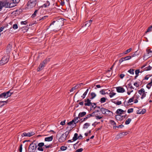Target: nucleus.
Wrapping results in <instances>:
<instances>
[{"label": "nucleus", "instance_id": "nucleus-1", "mask_svg": "<svg viewBox=\"0 0 152 152\" xmlns=\"http://www.w3.org/2000/svg\"><path fill=\"white\" fill-rule=\"evenodd\" d=\"M63 23L64 21L62 19H59L58 20L53 21L51 23L49 26H50L53 25H54L56 27H60L63 25Z\"/></svg>", "mask_w": 152, "mask_h": 152}, {"label": "nucleus", "instance_id": "nucleus-2", "mask_svg": "<svg viewBox=\"0 0 152 152\" xmlns=\"http://www.w3.org/2000/svg\"><path fill=\"white\" fill-rule=\"evenodd\" d=\"M37 147V143L32 142L29 145L28 151L29 152H35Z\"/></svg>", "mask_w": 152, "mask_h": 152}, {"label": "nucleus", "instance_id": "nucleus-3", "mask_svg": "<svg viewBox=\"0 0 152 152\" xmlns=\"http://www.w3.org/2000/svg\"><path fill=\"white\" fill-rule=\"evenodd\" d=\"M10 58V56L8 54L5 56L0 61V65H2L7 63Z\"/></svg>", "mask_w": 152, "mask_h": 152}, {"label": "nucleus", "instance_id": "nucleus-4", "mask_svg": "<svg viewBox=\"0 0 152 152\" xmlns=\"http://www.w3.org/2000/svg\"><path fill=\"white\" fill-rule=\"evenodd\" d=\"M10 90L6 92H4L0 94V99L7 98L8 97L10 96L12 94V93Z\"/></svg>", "mask_w": 152, "mask_h": 152}, {"label": "nucleus", "instance_id": "nucleus-5", "mask_svg": "<svg viewBox=\"0 0 152 152\" xmlns=\"http://www.w3.org/2000/svg\"><path fill=\"white\" fill-rule=\"evenodd\" d=\"M36 0H30L28 2V6L30 8H33L35 6L37 3Z\"/></svg>", "mask_w": 152, "mask_h": 152}, {"label": "nucleus", "instance_id": "nucleus-6", "mask_svg": "<svg viewBox=\"0 0 152 152\" xmlns=\"http://www.w3.org/2000/svg\"><path fill=\"white\" fill-rule=\"evenodd\" d=\"M9 2H0V11L2 10L3 7L6 8H9Z\"/></svg>", "mask_w": 152, "mask_h": 152}, {"label": "nucleus", "instance_id": "nucleus-7", "mask_svg": "<svg viewBox=\"0 0 152 152\" xmlns=\"http://www.w3.org/2000/svg\"><path fill=\"white\" fill-rule=\"evenodd\" d=\"M112 102L116 104H125V101L124 99H120L119 100L114 99L113 100Z\"/></svg>", "mask_w": 152, "mask_h": 152}, {"label": "nucleus", "instance_id": "nucleus-8", "mask_svg": "<svg viewBox=\"0 0 152 152\" xmlns=\"http://www.w3.org/2000/svg\"><path fill=\"white\" fill-rule=\"evenodd\" d=\"M69 134V132H66L64 134H63L61 136L59 139V141L61 142H62L65 141L67 137V135Z\"/></svg>", "mask_w": 152, "mask_h": 152}, {"label": "nucleus", "instance_id": "nucleus-9", "mask_svg": "<svg viewBox=\"0 0 152 152\" xmlns=\"http://www.w3.org/2000/svg\"><path fill=\"white\" fill-rule=\"evenodd\" d=\"M138 93L141 96V99H142L145 97L146 93L145 92V91L144 88H142L138 91Z\"/></svg>", "mask_w": 152, "mask_h": 152}, {"label": "nucleus", "instance_id": "nucleus-10", "mask_svg": "<svg viewBox=\"0 0 152 152\" xmlns=\"http://www.w3.org/2000/svg\"><path fill=\"white\" fill-rule=\"evenodd\" d=\"M35 134V133L34 132H28V133H26V132H24L23 133L22 135L21 136L22 137H31Z\"/></svg>", "mask_w": 152, "mask_h": 152}, {"label": "nucleus", "instance_id": "nucleus-11", "mask_svg": "<svg viewBox=\"0 0 152 152\" xmlns=\"http://www.w3.org/2000/svg\"><path fill=\"white\" fill-rule=\"evenodd\" d=\"M133 102H134V103H137L138 102V100L136 99L135 97L134 96H133L132 98H130L129 99L128 102V103H129Z\"/></svg>", "mask_w": 152, "mask_h": 152}, {"label": "nucleus", "instance_id": "nucleus-12", "mask_svg": "<svg viewBox=\"0 0 152 152\" xmlns=\"http://www.w3.org/2000/svg\"><path fill=\"white\" fill-rule=\"evenodd\" d=\"M116 89L118 93H123L125 91L124 89L121 86L117 87Z\"/></svg>", "mask_w": 152, "mask_h": 152}, {"label": "nucleus", "instance_id": "nucleus-13", "mask_svg": "<svg viewBox=\"0 0 152 152\" xmlns=\"http://www.w3.org/2000/svg\"><path fill=\"white\" fill-rule=\"evenodd\" d=\"M100 110L101 111L103 114H104L106 115H107L109 113L111 112L110 111L103 108H101Z\"/></svg>", "mask_w": 152, "mask_h": 152}, {"label": "nucleus", "instance_id": "nucleus-14", "mask_svg": "<svg viewBox=\"0 0 152 152\" xmlns=\"http://www.w3.org/2000/svg\"><path fill=\"white\" fill-rule=\"evenodd\" d=\"M85 103L84 104H92V103L91 102V100L89 98H87L85 100ZM93 104H96L95 103H92Z\"/></svg>", "mask_w": 152, "mask_h": 152}, {"label": "nucleus", "instance_id": "nucleus-15", "mask_svg": "<svg viewBox=\"0 0 152 152\" xmlns=\"http://www.w3.org/2000/svg\"><path fill=\"white\" fill-rule=\"evenodd\" d=\"M146 111V110L145 109H143L142 110L140 109L137 110V113L138 114H143L145 113Z\"/></svg>", "mask_w": 152, "mask_h": 152}, {"label": "nucleus", "instance_id": "nucleus-16", "mask_svg": "<svg viewBox=\"0 0 152 152\" xmlns=\"http://www.w3.org/2000/svg\"><path fill=\"white\" fill-rule=\"evenodd\" d=\"M68 124L70 126L72 129L75 127L76 126L75 124L73 122V121H72L69 122Z\"/></svg>", "mask_w": 152, "mask_h": 152}, {"label": "nucleus", "instance_id": "nucleus-17", "mask_svg": "<svg viewBox=\"0 0 152 152\" xmlns=\"http://www.w3.org/2000/svg\"><path fill=\"white\" fill-rule=\"evenodd\" d=\"M94 116V112L92 113L91 114H89L86 115L85 118H84V121H85L87 119L90 118L91 117Z\"/></svg>", "mask_w": 152, "mask_h": 152}, {"label": "nucleus", "instance_id": "nucleus-18", "mask_svg": "<svg viewBox=\"0 0 152 152\" xmlns=\"http://www.w3.org/2000/svg\"><path fill=\"white\" fill-rule=\"evenodd\" d=\"M126 110H124L121 109H118L116 111V113L117 114H122L124 112H125Z\"/></svg>", "mask_w": 152, "mask_h": 152}, {"label": "nucleus", "instance_id": "nucleus-19", "mask_svg": "<svg viewBox=\"0 0 152 152\" xmlns=\"http://www.w3.org/2000/svg\"><path fill=\"white\" fill-rule=\"evenodd\" d=\"M53 138V136H51L50 137H47L45 138V141H52Z\"/></svg>", "mask_w": 152, "mask_h": 152}, {"label": "nucleus", "instance_id": "nucleus-20", "mask_svg": "<svg viewBox=\"0 0 152 152\" xmlns=\"http://www.w3.org/2000/svg\"><path fill=\"white\" fill-rule=\"evenodd\" d=\"M9 8H12L16 5V4L14 2L12 1L11 3L9 2Z\"/></svg>", "mask_w": 152, "mask_h": 152}, {"label": "nucleus", "instance_id": "nucleus-21", "mask_svg": "<svg viewBox=\"0 0 152 152\" xmlns=\"http://www.w3.org/2000/svg\"><path fill=\"white\" fill-rule=\"evenodd\" d=\"M94 108H95V111L94 112V113L95 111H99L101 110V108L99 107L96 106V105H94Z\"/></svg>", "mask_w": 152, "mask_h": 152}, {"label": "nucleus", "instance_id": "nucleus-22", "mask_svg": "<svg viewBox=\"0 0 152 152\" xmlns=\"http://www.w3.org/2000/svg\"><path fill=\"white\" fill-rule=\"evenodd\" d=\"M92 21V20H90L89 21H86V23L85 24L84 26H85L89 27L91 25Z\"/></svg>", "mask_w": 152, "mask_h": 152}, {"label": "nucleus", "instance_id": "nucleus-23", "mask_svg": "<svg viewBox=\"0 0 152 152\" xmlns=\"http://www.w3.org/2000/svg\"><path fill=\"white\" fill-rule=\"evenodd\" d=\"M50 2L48 1H46V2L43 5V6L42 7H47L50 5Z\"/></svg>", "mask_w": 152, "mask_h": 152}, {"label": "nucleus", "instance_id": "nucleus-24", "mask_svg": "<svg viewBox=\"0 0 152 152\" xmlns=\"http://www.w3.org/2000/svg\"><path fill=\"white\" fill-rule=\"evenodd\" d=\"M44 64L43 63H41L40 64L39 67L37 69V71H39L40 70H41L44 67Z\"/></svg>", "mask_w": 152, "mask_h": 152}, {"label": "nucleus", "instance_id": "nucleus-25", "mask_svg": "<svg viewBox=\"0 0 152 152\" xmlns=\"http://www.w3.org/2000/svg\"><path fill=\"white\" fill-rule=\"evenodd\" d=\"M90 96L91 97L90 98V99H93L96 96V95L95 93L92 92L90 94Z\"/></svg>", "mask_w": 152, "mask_h": 152}, {"label": "nucleus", "instance_id": "nucleus-26", "mask_svg": "<svg viewBox=\"0 0 152 152\" xmlns=\"http://www.w3.org/2000/svg\"><path fill=\"white\" fill-rule=\"evenodd\" d=\"M86 114V113L85 112L80 113H79L78 117H82Z\"/></svg>", "mask_w": 152, "mask_h": 152}, {"label": "nucleus", "instance_id": "nucleus-27", "mask_svg": "<svg viewBox=\"0 0 152 152\" xmlns=\"http://www.w3.org/2000/svg\"><path fill=\"white\" fill-rule=\"evenodd\" d=\"M78 134H77L76 133L74 134V136L73 137L72 140L73 141H75L76 140L77 138H78L77 137Z\"/></svg>", "mask_w": 152, "mask_h": 152}, {"label": "nucleus", "instance_id": "nucleus-28", "mask_svg": "<svg viewBox=\"0 0 152 152\" xmlns=\"http://www.w3.org/2000/svg\"><path fill=\"white\" fill-rule=\"evenodd\" d=\"M152 85V81H151L149 83H148L147 86H146V87L148 89H150L151 87V86Z\"/></svg>", "mask_w": 152, "mask_h": 152}, {"label": "nucleus", "instance_id": "nucleus-29", "mask_svg": "<svg viewBox=\"0 0 152 152\" xmlns=\"http://www.w3.org/2000/svg\"><path fill=\"white\" fill-rule=\"evenodd\" d=\"M38 10H36L35 11L34 13L31 15V17L32 18H34L36 16V14H37V12H38Z\"/></svg>", "mask_w": 152, "mask_h": 152}, {"label": "nucleus", "instance_id": "nucleus-30", "mask_svg": "<svg viewBox=\"0 0 152 152\" xmlns=\"http://www.w3.org/2000/svg\"><path fill=\"white\" fill-rule=\"evenodd\" d=\"M132 121V119L131 118H128L125 121V124H126L127 125L129 124Z\"/></svg>", "mask_w": 152, "mask_h": 152}, {"label": "nucleus", "instance_id": "nucleus-31", "mask_svg": "<svg viewBox=\"0 0 152 152\" xmlns=\"http://www.w3.org/2000/svg\"><path fill=\"white\" fill-rule=\"evenodd\" d=\"M122 137H123L122 134H121V133H120V134H119L117 135L116 136V138L117 139H119L120 138H121Z\"/></svg>", "mask_w": 152, "mask_h": 152}, {"label": "nucleus", "instance_id": "nucleus-32", "mask_svg": "<svg viewBox=\"0 0 152 152\" xmlns=\"http://www.w3.org/2000/svg\"><path fill=\"white\" fill-rule=\"evenodd\" d=\"M122 118L121 116L120 115H117L115 116L116 119L118 120H119Z\"/></svg>", "mask_w": 152, "mask_h": 152}, {"label": "nucleus", "instance_id": "nucleus-33", "mask_svg": "<svg viewBox=\"0 0 152 152\" xmlns=\"http://www.w3.org/2000/svg\"><path fill=\"white\" fill-rule=\"evenodd\" d=\"M124 127V126L122 124L119 125L118 126H113V129H116L117 128H122Z\"/></svg>", "mask_w": 152, "mask_h": 152}, {"label": "nucleus", "instance_id": "nucleus-34", "mask_svg": "<svg viewBox=\"0 0 152 152\" xmlns=\"http://www.w3.org/2000/svg\"><path fill=\"white\" fill-rule=\"evenodd\" d=\"M8 100H7L6 101H0V104H2L4 105L7 104H8Z\"/></svg>", "mask_w": 152, "mask_h": 152}, {"label": "nucleus", "instance_id": "nucleus-35", "mask_svg": "<svg viewBox=\"0 0 152 152\" xmlns=\"http://www.w3.org/2000/svg\"><path fill=\"white\" fill-rule=\"evenodd\" d=\"M106 100V98L105 97H102V98L100 100V102L101 103H103L105 102Z\"/></svg>", "mask_w": 152, "mask_h": 152}, {"label": "nucleus", "instance_id": "nucleus-36", "mask_svg": "<svg viewBox=\"0 0 152 152\" xmlns=\"http://www.w3.org/2000/svg\"><path fill=\"white\" fill-rule=\"evenodd\" d=\"M152 69V67L151 66H148L147 67H145L144 69L145 71H148L151 70Z\"/></svg>", "mask_w": 152, "mask_h": 152}, {"label": "nucleus", "instance_id": "nucleus-37", "mask_svg": "<svg viewBox=\"0 0 152 152\" xmlns=\"http://www.w3.org/2000/svg\"><path fill=\"white\" fill-rule=\"evenodd\" d=\"M134 70L133 69H130L129 70L128 72L130 74L133 75L134 74Z\"/></svg>", "mask_w": 152, "mask_h": 152}, {"label": "nucleus", "instance_id": "nucleus-38", "mask_svg": "<svg viewBox=\"0 0 152 152\" xmlns=\"http://www.w3.org/2000/svg\"><path fill=\"white\" fill-rule=\"evenodd\" d=\"M132 50V48H130L129 49L127 50H126L124 52V54H126L128 53H129Z\"/></svg>", "mask_w": 152, "mask_h": 152}, {"label": "nucleus", "instance_id": "nucleus-39", "mask_svg": "<svg viewBox=\"0 0 152 152\" xmlns=\"http://www.w3.org/2000/svg\"><path fill=\"white\" fill-rule=\"evenodd\" d=\"M132 57L131 56H128L126 57H124V61H126L129 60Z\"/></svg>", "mask_w": 152, "mask_h": 152}, {"label": "nucleus", "instance_id": "nucleus-40", "mask_svg": "<svg viewBox=\"0 0 152 152\" xmlns=\"http://www.w3.org/2000/svg\"><path fill=\"white\" fill-rule=\"evenodd\" d=\"M116 93L114 92H110L109 94V95L110 96L111 98L113 97V96L115 95Z\"/></svg>", "mask_w": 152, "mask_h": 152}, {"label": "nucleus", "instance_id": "nucleus-41", "mask_svg": "<svg viewBox=\"0 0 152 152\" xmlns=\"http://www.w3.org/2000/svg\"><path fill=\"white\" fill-rule=\"evenodd\" d=\"M37 146L39 147H42L44 145V143L43 142H40L37 145Z\"/></svg>", "mask_w": 152, "mask_h": 152}, {"label": "nucleus", "instance_id": "nucleus-42", "mask_svg": "<svg viewBox=\"0 0 152 152\" xmlns=\"http://www.w3.org/2000/svg\"><path fill=\"white\" fill-rule=\"evenodd\" d=\"M89 125L90 124L89 123H86L84 125L83 128H87Z\"/></svg>", "mask_w": 152, "mask_h": 152}, {"label": "nucleus", "instance_id": "nucleus-43", "mask_svg": "<svg viewBox=\"0 0 152 152\" xmlns=\"http://www.w3.org/2000/svg\"><path fill=\"white\" fill-rule=\"evenodd\" d=\"M134 109L133 108H131L128 110L127 111V113H132Z\"/></svg>", "mask_w": 152, "mask_h": 152}, {"label": "nucleus", "instance_id": "nucleus-44", "mask_svg": "<svg viewBox=\"0 0 152 152\" xmlns=\"http://www.w3.org/2000/svg\"><path fill=\"white\" fill-rule=\"evenodd\" d=\"M78 117H76L75 118L74 120H73L72 121H73V122H74L75 124L77 123L78 121Z\"/></svg>", "mask_w": 152, "mask_h": 152}, {"label": "nucleus", "instance_id": "nucleus-45", "mask_svg": "<svg viewBox=\"0 0 152 152\" xmlns=\"http://www.w3.org/2000/svg\"><path fill=\"white\" fill-rule=\"evenodd\" d=\"M12 28L14 29H16L18 28V26L17 24H15L13 25Z\"/></svg>", "mask_w": 152, "mask_h": 152}, {"label": "nucleus", "instance_id": "nucleus-46", "mask_svg": "<svg viewBox=\"0 0 152 152\" xmlns=\"http://www.w3.org/2000/svg\"><path fill=\"white\" fill-rule=\"evenodd\" d=\"M77 86H76L72 87V88L70 90V92H72V91H73L74 90L77 88Z\"/></svg>", "mask_w": 152, "mask_h": 152}, {"label": "nucleus", "instance_id": "nucleus-47", "mask_svg": "<svg viewBox=\"0 0 152 152\" xmlns=\"http://www.w3.org/2000/svg\"><path fill=\"white\" fill-rule=\"evenodd\" d=\"M140 71L139 69H137L135 71V73L136 75L138 76L139 73H140Z\"/></svg>", "mask_w": 152, "mask_h": 152}, {"label": "nucleus", "instance_id": "nucleus-48", "mask_svg": "<svg viewBox=\"0 0 152 152\" xmlns=\"http://www.w3.org/2000/svg\"><path fill=\"white\" fill-rule=\"evenodd\" d=\"M67 147L64 146H62L61 148V149L62 151H65L66 150Z\"/></svg>", "mask_w": 152, "mask_h": 152}, {"label": "nucleus", "instance_id": "nucleus-49", "mask_svg": "<svg viewBox=\"0 0 152 152\" xmlns=\"http://www.w3.org/2000/svg\"><path fill=\"white\" fill-rule=\"evenodd\" d=\"M100 92L101 94L103 95L105 94H106V93L105 92V91L104 89L100 91Z\"/></svg>", "mask_w": 152, "mask_h": 152}, {"label": "nucleus", "instance_id": "nucleus-50", "mask_svg": "<svg viewBox=\"0 0 152 152\" xmlns=\"http://www.w3.org/2000/svg\"><path fill=\"white\" fill-rule=\"evenodd\" d=\"M110 122L111 124L113 125H115L116 124L115 122L113 120H111Z\"/></svg>", "mask_w": 152, "mask_h": 152}, {"label": "nucleus", "instance_id": "nucleus-51", "mask_svg": "<svg viewBox=\"0 0 152 152\" xmlns=\"http://www.w3.org/2000/svg\"><path fill=\"white\" fill-rule=\"evenodd\" d=\"M37 149H38V150H39V151H43V150H44L43 148L42 147H39L37 148Z\"/></svg>", "mask_w": 152, "mask_h": 152}, {"label": "nucleus", "instance_id": "nucleus-52", "mask_svg": "<svg viewBox=\"0 0 152 152\" xmlns=\"http://www.w3.org/2000/svg\"><path fill=\"white\" fill-rule=\"evenodd\" d=\"M48 17V16H43V17H42V18H41L39 20H44L46 19Z\"/></svg>", "mask_w": 152, "mask_h": 152}, {"label": "nucleus", "instance_id": "nucleus-53", "mask_svg": "<svg viewBox=\"0 0 152 152\" xmlns=\"http://www.w3.org/2000/svg\"><path fill=\"white\" fill-rule=\"evenodd\" d=\"M152 27H150L148 28L147 31H146L145 34H146L147 32H150L151 31Z\"/></svg>", "mask_w": 152, "mask_h": 152}, {"label": "nucleus", "instance_id": "nucleus-54", "mask_svg": "<svg viewBox=\"0 0 152 152\" xmlns=\"http://www.w3.org/2000/svg\"><path fill=\"white\" fill-rule=\"evenodd\" d=\"M83 149L82 148H80L77 150L75 152H81Z\"/></svg>", "mask_w": 152, "mask_h": 152}, {"label": "nucleus", "instance_id": "nucleus-55", "mask_svg": "<svg viewBox=\"0 0 152 152\" xmlns=\"http://www.w3.org/2000/svg\"><path fill=\"white\" fill-rule=\"evenodd\" d=\"M88 106H90V108L91 110H94L95 108H94V105H88Z\"/></svg>", "mask_w": 152, "mask_h": 152}, {"label": "nucleus", "instance_id": "nucleus-56", "mask_svg": "<svg viewBox=\"0 0 152 152\" xmlns=\"http://www.w3.org/2000/svg\"><path fill=\"white\" fill-rule=\"evenodd\" d=\"M27 23V22L26 20L25 21H21V24L22 25H26V24Z\"/></svg>", "mask_w": 152, "mask_h": 152}, {"label": "nucleus", "instance_id": "nucleus-57", "mask_svg": "<svg viewBox=\"0 0 152 152\" xmlns=\"http://www.w3.org/2000/svg\"><path fill=\"white\" fill-rule=\"evenodd\" d=\"M124 61V58H122L120 59L119 62L120 64H121V63H122Z\"/></svg>", "mask_w": 152, "mask_h": 152}, {"label": "nucleus", "instance_id": "nucleus-58", "mask_svg": "<svg viewBox=\"0 0 152 152\" xmlns=\"http://www.w3.org/2000/svg\"><path fill=\"white\" fill-rule=\"evenodd\" d=\"M151 76L152 75H146L145 77V78L144 79V80H148L149 78V77H148V76Z\"/></svg>", "mask_w": 152, "mask_h": 152}, {"label": "nucleus", "instance_id": "nucleus-59", "mask_svg": "<svg viewBox=\"0 0 152 152\" xmlns=\"http://www.w3.org/2000/svg\"><path fill=\"white\" fill-rule=\"evenodd\" d=\"M134 85L136 86L137 87H138L139 86V84H138L137 82H135L134 83Z\"/></svg>", "mask_w": 152, "mask_h": 152}, {"label": "nucleus", "instance_id": "nucleus-60", "mask_svg": "<svg viewBox=\"0 0 152 152\" xmlns=\"http://www.w3.org/2000/svg\"><path fill=\"white\" fill-rule=\"evenodd\" d=\"M95 117H96V119H100L101 118H102V116H95Z\"/></svg>", "mask_w": 152, "mask_h": 152}, {"label": "nucleus", "instance_id": "nucleus-61", "mask_svg": "<svg viewBox=\"0 0 152 152\" xmlns=\"http://www.w3.org/2000/svg\"><path fill=\"white\" fill-rule=\"evenodd\" d=\"M128 86H129V88L131 90H133L132 89H134V88L133 87V86L132 85H131V84H129L128 85Z\"/></svg>", "mask_w": 152, "mask_h": 152}, {"label": "nucleus", "instance_id": "nucleus-62", "mask_svg": "<svg viewBox=\"0 0 152 152\" xmlns=\"http://www.w3.org/2000/svg\"><path fill=\"white\" fill-rule=\"evenodd\" d=\"M87 93L86 92H85L83 94V95L82 96V97L83 98H84L85 97Z\"/></svg>", "mask_w": 152, "mask_h": 152}, {"label": "nucleus", "instance_id": "nucleus-63", "mask_svg": "<svg viewBox=\"0 0 152 152\" xmlns=\"http://www.w3.org/2000/svg\"><path fill=\"white\" fill-rule=\"evenodd\" d=\"M22 144H21L20 146L19 151L20 152H22Z\"/></svg>", "mask_w": 152, "mask_h": 152}, {"label": "nucleus", "instance_id": "nucleus-64", "mask_svg": "<svg viewBox=\"0 0 152 152\" xmlns=\"http://www.w3.org/2000/svg\"><path fill=\"white\" fill-rule=\"evenodd\" d=\"M83 84L82 83H81L77 85H76V86H77V88H78L80 87Z\"/></svg>", "mask_w": 152, "mask_h": 152}]
</instances>
